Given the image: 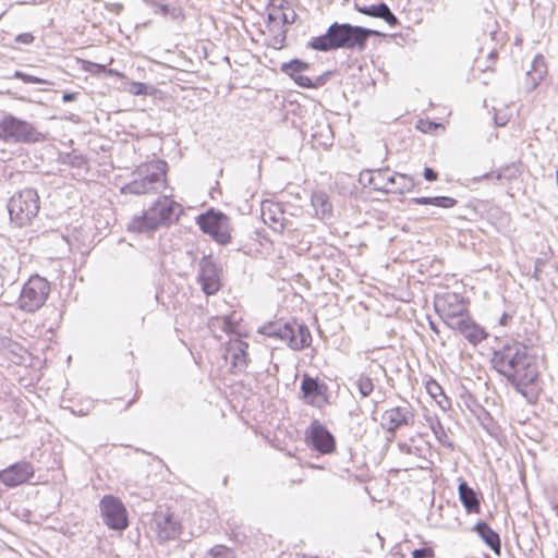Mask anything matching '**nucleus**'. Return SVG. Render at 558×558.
Segmentation results:
<instances>
[{
    "label": "nucleus",
    "instance_id": "c9c22d12",
    "mask_svg": "<svg viewBox=\"0 0 558 558\" xmlns=\"http://www.w3.org/2000/svg\"><path fill=\"white\" fill-rule=\"evenodd\" d=\"M156 14L167 16L170 13V8L163 0H143Z\"/></svg>",
    "mask_w": 558,
    "mask_h": 558
},
{
    "label": "nucleus",
    "instance_id": "b1692460",
    "mask_svg": "<svg viewBox=\"0 0 558 558\" xmlns=\"http://www.w3.org/2000/svg\"><path fill=\"white\" fill-rule=\"evenodd\" d=\"M311 204L315 216L322 220L330 219L332 216V204L328 194L324 191H315L311 196Z\"/></svg>",
    "mask_w": 558,
    "mask_h": 558
},
{
    "label": "nucleus",
    "instance_id": "ddd939ff",
    "mask_svg": "<svg viewBox=\"0 0 558 558\" xmlns=\"http://www.w3.org/2000/svg\"><path fill=\"white\" fill-rule=\"evenodd\" d=\"M197 281L206 295L216 294L221 288V268L211 255H205L199 260Z\"/></svg>",
    "mask_w": 558,
    "mask_h": 558
},
{
    "label": "nucleus",
    "instance_id": "aec40b11",
    "mask_svg": "<svg viewBox=\"0 0 558 558\" xmlns=\"http://www.w3.org/2000/svg\"><path fill=\"white\" fill-rule=\"evenodd\" d=\"M459 499L468 513H478L482 494L471 487L464 480L459 478Z\"/></svg>",
    "mask_w": 558,
    "mask_h": 558
},
{
    "label": "nucleus",
    "instance_id": "7c9ffc66",
    "mask_svg": "<svg viewBox=\"0 0 558 558\" xmlns=\"http://www.w3.org/2000/svg\"><path fill=\"white\" fill-rule=\"evenodd\" d=\"M426 390L434 399H437V397H442V399L437 400V402L444 410L449 407V399L444 395L441 386L435 379H429L426 383Z\"/></svg>",
    "mask_w": 558,
    "mask_h": 558
},
{
    "label": "nucleus",
    "instance_id": "9d476101",
    "mask_svg": "<svg viewBox=\"0 0 558 558\" xmlns=\"http://www.w3.org/2000/svg\"><path fill=\"white\" fill-rule=\"evenodd\" d=\"M301 399L307 404L318 409L330 404V393L328 385L318 377H312L308 374L302 376Z\"/></svg>",
    "mask_w": 558,
    "mask_h": 558
},
{
    "label": "nucleus",
    "instance_id": "5701e85b",
    "mask_svg": "<svg viewBox=\"0 0 558 558\" xmlns=\"http://www.w3.org/2000/svg\"><path fill=\"white\" fill-rule=\"evenodd\" d=\"M146 534L153 533L159 544L179 538L182 533L183 525H142Z\"/></svg>",
    "mask_w": 558,
    "mask_h": 558
},
{
    "label": "nucleus",
    "instance_id": "ea45409f",
    "mask_svg": "<svg viewBox=\"0 0 558 558\" xmlns=\"http://www.w3.org/2000/svg\"><path fill=\"white\" fill-rule=\"evenodd\" d=\"M433 430L435 433V435L437 436L438 440L446 447L448 448H452V442H450L448 440V437H447V434L442 427V425L440 424V422H438V427H433Z\"/></svg>",
    "mask_w": 558,
    "mask_h": 558
},
{
    "label": "nucleus",
    "instance_id": "a878e982",
    "mask_svg": "<svg viewBox=\"0 0 558 558\" xmlns=\"http://www.w3.org/2000/svg\"><path fill=\"white\" fill-rule=\"evenodd\" d=\"M472 531L495 553L501 550V541L499 534L492 529V525H473Z\"/></svg>",
    "mask_w": 558,
    "mask_h": 558
},
{
    "label": "nucleus",
    "instance_id": "f03ea898",
    "mask_svg": "<svg viewBox=\"0 0 558 558\" xmlns=\"http://www.w3.org/2000/svg\"><path fill=\"white\" fill-rule=\"evenodd\" d=\"M375 29L355 26L350 23H331L327 31L312 37L305 45L306 49L330 52L339 49L364 50L371 36H379Z\"/></svg>",
    "mask_w": 558,
    "mask_h": 558
},
{
    "label": "nucleus",
    "instance_id": "4468645a",
    "mask_svg": "<svg viewBox=\"0 0 558 558\" xmlns=\"http://www.w3.org/2000/svg\"><path fill=\"white\" fill-rule=\"evenodd\" d=\"M435 310L445 324L469 311L463 298L454 292H448L437 298L435 301Z\"/></svg>",
    "mask_w": 558,
    "mask_h": 558
},
{
    "label": "nucleus",
    "instance_id": "72a5a7b5",
    "mask_svg": "<svg viewBox=\"0 0 558 558\" xmlns=\"http://www.w3.org/2000/svg\"><path fill=\"white\" fill-rule=\"evenodd\" d=\"M63 163H66L73 168L82 169L87 168L88 160L83 155L68 154L63 158Z\"/></svg>",
    "mask_w": 558,
    "mask_h": 558
},
{
    "label": "nucleus",
    "instance_id": "c03bdc74",
    "mask_svg": "<svg viewBox=\"0 0 558 558\" xmlns=\"http://www.w3.org/2000/svg\"><path fill=\"white\" fill-rule=\"evenodd\" d=\"M543 265H544V262L541 258H537L535 260V266H534V271L532 274V278L535 279L536 281H541V279H542L541 274H542Z\"/></svg>",
    "mask_w": 558,
    "mask_h": 558
},
{
    "label": "nucleus",
    "instance_id": "39448f33",
    "mask_svg": "<svg viewBox=\"0 0 558 558\" xmlns=\"http://www.w3.org/2000/svg\"><path fill=\"white\" fill-rule=\"evenodd\" d=\"M258 332L287 344L293 351H302L312 343V335L308 327L295 319L290 322H269L259 327Z\"/></svg>",
    "mask_w": 558,
    "mask_h": 558
},
{
    "label": "nucleus",
    "instance_id": "6ab92c4d",
    "mask_svg": "<svg viewBox=\"0 0 558 558\" xmlns=\"http://www.w3.org/2000/svg\"><path fill=\"white\" fill-rule=\"evenodd\" d=\"M310 64L301 59H292L289 62H283L280 66L282 73L291 77L295 84L303 88H312L313 81L301 73L308 70Z\"/></svg>",
    "mask_w": 558,
    "mask_h": 558
},
{
    "label": "nucleus",
    "instance_id": "423d86ee",
    "mask_svg": "<svg viewBox=\"0 0 558 558\" xmlns=\"http://www.w3.org/2000/svg\"><path fill=\"white\" fill-rule=\"evenodd\" d=\"M40 208L39 195L35 189L26 187L11 196L8 202L10 220L16 227L29 225L38 215Z\"/></svg>",
    "mask_w": 558,
    "mask_h": 558
},
{
    "label": "nucleus",
    "instance_id": "7ed1b4c3",
    "mask_svg": "<svg viewBox=\"0 0 558 558\" xmlns=\"http://www.w3.org/2000/svg\"><path fill=\"white\" fill-rule=\"evenodd\" d=\"M168 163L161 159L143 162L132 172V180L120 189L121 194L146 195L160 192L167 182Z\"/></svg>",
    "mask_w": 558,
    "mask_h": 558
},
{
    "label": "nucleus",
    "instance_id": "c756f323",
    "mask_svg": "<svg viewBox=\"0 0 558 558\" xmlns=\"http://www.w3.org/2000/svg\"><path fill=\"white\" fill-rule=\"evenodd\" d=\"M268 31L271 35L268 46L274 49L283 48L287 38V29L283 25H275V27H269Z\"/></svg>",
    "mask_w": 558,
    "mask_h": 558
},
{
    "label": "nucleus",
    "instance_id": "cd10ccee",
    "mask_svg": "<svg viewBox=\"0 0 558 558\" xmlns=\"http://www.w3.org/2000/svg\"><path fill=\"white\" fill-rule=\"evenodd\" d=\"M547 73V65L545 58L542 54L535 56L532 61L531 70L527 72V77L532 81L533 87H536Z\"/></svg>",
    "mask_w": 558,
    "mask_h": 558
},
{
    "label": "nucleus",
    "instance_id": "8fccbe9b",
    "mask_svg": "<svg viewBox=\"0 0 558 558\" xmlns=\"http://www.w3.org/2000/svg\"><path fill=\"white\" fill-rule=\"evenodd\" d=\"M330 75V72H327L325 73L324 75H320L317 77V80L315 82H313V87L312 88H317L322 85L325 84L326 82V78Z\"/></svg>",
    "mask_w": 558,
    "mask_h": 558
},
{
    "label": "nucleus",
    "instance_id": "37998d69",
    "mask_svg": "<svg viewBox=\"0 0 558 558\" xmlns=\"http://www.w3.org/2000/svg\"><path fill=\"white\" fill-rule=\"evenodd\" d=\"M35 37L31 33H23L15 37V41L19 44L31 45Z\"/></svg>",
    "mask_w": 558,
    "mask_h": 558
},
{
    "label": "nucleus",
    "instance_id": "a211bd4d",
    "mask_svg": "<svg viewBox=\"0 0 558 558\" xmlns=\"http://www.w3.org/2000/svg\"><path fill=\"white\" fill-rule=\"evenodd\" d=\"M99 508L105 523H129L126 508L118 497L105 495Z\"/></svg>",
    "mask_w": 558,
    "mask_h": 558
},
{
    "label": "nucleus",
    "instance_id": "4d7b16f0",
    "mask_svg": "<svg viewBox=\"0 0 558 558\" xmlns=\"http://www.w3.org/2000/svg\"><path fill=\"white\" fill-rule=\"evenodd\" d=\"M110 529L114 530V531H119V532H123L124 530H126V527L129 525H108Z\"/></svg>",
    "mask_w": 558,
    "mask_h": 558
},
{
    "label": "nucleus",
    "instance_id": "393cba45",
    "mask_svg": "<svg viewBox=\"0 0 558 558\" xmlns=\"http://www.w3.org/2000/svg\"><path fill=\"white\" fill-rule=\"evenodd\" d=\"M398 448L402 453L424 461H427V454L430 452L429 444L422 438H410L409 442H399Z\"/></svg>",
    "mask_w": 558,
    "mask_h": 558
},
{
    "label": "nucleus",
    "instance_id": "0eeeda50",
    "mask_svg": "<svg viewBox=\"0 0 558 558\" xmlns=\"http://www.w3.org/2000/svg\"><path fill=\"white\" fill-rule=\"evenodd\" d=\"M365 173L368 175L367 184L373 190L379 191L386 194H399L412 192L416 185L414 179L404 173L392 172L390 173L389 168L366 170Z\"/></svg>",
    "mask_w": 558,
    "mask_h": 558
},
{
    "label": "nucleus",
    "instance_id": "58836bf2",
    "mask_svg": "<svg viewBox=\"0 0 558 558\" xmlns=\"http://www.w3.org/2000/svg\"><path fill=\"white\" fill-rule=\"evenodd\" d=\"M148 86L142 82H131L129 86V92L135 96L147 95Z\"/></svg>",
    "mask_w": 558,
    "mask_h": 558
},
{
    "label": "nucleus",
    "instance_id": "49530a36",
    "mask_svg": "<svg viewBox=\"0 0 558 558\" xmlns=\"http://www.w3.org/2000/svg\"><path fill=\"white\" fill-rule=\"evenodd\" d=\"M295 12L292 11V15L289 16L288 13L286 12H281L280 15H279V21H281V24L280 25H286V24H292L294 23V20H295Z\"/></svg>",
    "mask_w": 558,
    "mask_h": 558
},
{
    "label": "nucleus",
    "instance_id": "f257e3e1",
    "mask_svg": "<svg viewBox=\"0 0 558 558\" xmlns=\"http://www.w3.org/2000/svg\"><path fill=\"white\" fill-rule=\"evenodd\" d=\"M493 367L531 404L538 400L539 372L536 357L523 342L506 340L499 349L494 350Z\"/></svg>",
    "mask_w": 558,
    "mask_h": 558
},
{
    "label": "nucleus",
    "instance_id": "e2e57ef3",
    "mask_svg": "<svg viewBox=\"0 0 558 558\" xmlns=\"http://www.w3.org/2000/svg\"><path fill=\"white\" fill-rule=\"evenodd\" d=\"M163 523H167V524L172 523L171 517H170V515L166 517V519H165V522H163Z\"/></svg>",
    "mask_w": 558,
    "mask_h": 558
},
{
    "label": "nucleus",
    "instance_id": "69168bd1",
    "mask_svg": "<svg viewBox=\"0 0 558 558\" xmlns=\"http://www.w3.org/2000/svg\"><path fill=\"white\" fill-rule=\"evenodd\" d=\"M430 328H432L434 331H436V332L438 331V330L436 329V326H435V325H434V323H432V322H430Z\"/></svg>",
    "mask_w": 558,
    "mask_h": 558
},
{
    "label": "nucleus",
    "instance_id": "6e6d98bb",
    "mask_svg": "<svg viewBox=\"0 0 558 558\" xmlns=\"http://www.w3.org/2000/svg\"><path fill=\"white\" fill-rule=\"evenodd\" d=\"M510 319H511V316H510V315H508L507 313H505V314H502V316L500 317V319H499V324H500L501 326H506V325H508V322H509Z\"/></svg>",
    "mask_w": 558,
    "mask_h": 558
},
{
    "label": "nucleus",
    "instance_id": "c85d7f7f",
    "mask_svg": "<svg viewBox=\"0 0 558 558\" xmlns=\"http://www.w3.org/2000/svg\"><path fill=\"white\" fill-rule=\"evenodd\" d=\"M411 202L415 205H434L441 208H451L458 203L456 198L449 196H421L412 198Z\"/></svg>",
    "mask_w": 558,
    "mask_h": 558
},
{
    "label": "nucleus",
    "instance_id": "864d4df0",
    "mask_svg": "<svg viewBox=\"0 0 558 558\" xmlns=\"http://www.w3.org/2000/svg\"><path fill=\"white\" fill-rule=\"evenodd\" d=\"M106 74L109 75V76H117L119 78H123L124 77V74L119 72L116 69H108Z\"/></svg>",
    "mask_w": 558,
    "mask_h": 558
},
{
    "label": "nucleus",
    "instance_id": "f3484780",
    "mask_svg": "<svg viewBox=\"0 0 558 558\" xmlns=\"http://www.w3.org/2000/svg\"><path fill=\"white\" fill-rule=\"evenodd\" d=\"M450 329L459 331L469 342L476 344L486 338L487 333L472 320L469 311L446 324Z\"/></svg>",
    "mask_w": 558,
    "mask_h": 558
},
{
    "label": "nucleus",
    "instance_id": "20e7f679",
    "mask_svg": "<svg viewBox=\"0 0 558 558\" xmlns=\"http://www.w3.org/2000/svg\"><path fill=\"white\" fill-rule=\"evenodd\" d=\"M182 207L167 196H160L142 216L134 217L129 223V231L153 232L160 227H169L179 220Z\"/></svg>",
    "mask_w": 558,
    "mask_h": 558
},
{
    "label": "nucleus",
    "instance_id": "603ef678",
    "mask_svg": "<svg viewBox=\"0 0 558 558\" xmlns=\"http://www.w3.org/2000/svg\"><path fill=\"white\" fill-rule=\"evenodd\" d=\"M88 70L92 71V68H95L97 70V72H104V73H107V68L106 65H102V64H98V63H94V62H88Z\"/></svg>",
    "mask_w": 558,
    "mask_h": 558
},
{
    "label": "nucleus",
    "instance_id": "4c0bfd02",
    "mask_svg": "<svg viewBox=\"0 0 558 558\" xmlns=\"http://www.w3.org/2000/svg\"><path fill=\"white\" fill-rule=\"evenodd\" d=\"M312 137L318 142L319 145H330L331 144V129L329 125H325L320 132H316L312 134Z\"/></svg>",
    "mask_w": 558,
    "mask_h": 558
},
{
    "label": "nucleus",
    "instance_id": "a18cd8bd",
    "mask_svg": "<svg viewBox=\"0 0 558 558\" xmlns=\"http://www.w3.org/2000/svg\"><path fill=\"white\" fill-rule=\"evenodd\" d=\"M424 179L429 182H434L438 179V173L433 168L425 167L423 172Z\"/></svg>",
    "mask_w": 558,
    "mask_h": 558
},
{
    "label": "nucleus",
    "instance_id": "dca6fc26",
    "mask_svg": "<svg viewBox=\"0 0 558 558\" xmlns=\"http://www.w3.org/2000/svg\"><path fill=\"white\" fill-rule=\"evenodd\" d=\"M35 474L28 461H19L0 471V482L8 487H15L28 482Z\"/></svg>",
    "mask_w": 558,
    "mask_h": 558
},
{
    "label": "nucleus",
    "instance_id": "2f4dec72",
    "mask_svg": "<svg viewBox=\"0 0 558 558\" xmlns=\"http://www.w3.org/2000/svg\"><path fill=\"white\" fill-rule=\"evenodd\" d=\"M356 387L362 398H367L374 391V383L368 376L361 374L356 380Z\"/></svg>",
    "mask_w": 558,
    "mask_h": 558
},
{
    "label": "nucleus",
    "instance_id": "6e6552de",
    "mask_svg": "<svg viewBox=\"0 0 558 558\" xmlns=\"http://www.w3.org/2000/svg\"><path fill=\"white\" fill-rule=\"evenodd\" d=\"M196 223L203 233L208 234L220 245H227L232 240L231 219L220 210L208 209L197 216Z\"/></svg>",
    "mask_w": 558,
    "mask_h": 558
},
{
    "label": "nucleus",
    "instance_id": "bb28decb",
    "mask_svg": "<svg viewBox=\"0 0 558 558\" xmlns=\"http://www.w3.org/2000/svg\"><path fill=\"white\" fill-rule=\"evenodd\" d=\"M520 547L532 550L536 546L534 535L538 536V525H512Z\"/></svg>",
    "mask_w": 558,
    "mask_h": 558
},
{
    "label": "nucleus",
    "instance_id": "473e14b6",
    "mask_svg": "<svg viewBox=\"0 0 558 558\" xmlns=\"http://www.w3.org/2000/svg\"><path fill=\"white\" fill-rule=\"evenodd\" d=\"M205 558H235V555L231 548L225 545H216L208 550Z\"/></svg>",
    "mask_w": 558,
    "mask_h": 558
},
{
    "label": "nucleus",
    "instance_id": "09e8293b",
    "mask_svg": "<svg viewBox=\"0 0 558 558\" xmlns=\"http://www.w3.org/2000/svg\"><path fill=\"white\" fill-rule=\"evenodd\" d=\"M78 95H80V94H78V93H75V92H65V93H63V95H62V100H63L64 102L74 101V100H76V99H77V96H78Z\"/></svg>",
    "mask_w": 558,
    "mask_h": 558
},
{
    "label": "nucleus",
    "instance_id": "2eb2a0df",
    "mask_svg": "<svg viewBox=\"0 0 558 558\" xmlns=\"http://www.w3.org/2000/svg\"><path fill=\"white\" fill-rule=\"evenodd\" d=\"M381 425L390 434L403 426H412L415 421L412 407L405 402L403 405H398L386 410L381 415Z\"/></svg>",
    "mask_w": 558,
    "mask_h": 558
},
{
    "label": "nucleus",
    "instance_id": "5fc2aeb1",
    "mask_svg": "<svg viewBox=\"0 0 558 558\" xmlns=\"http://www.w3.org/2000/svg\"><path fill=\"white\" fill-rule=\"evenodd\" d=\"M3 128V118L0 120V140L8 142V134L2 130Z\"/></svg>",
    "mask_w": 558,
    "mask_h": 558
},
{
    "label": "nucleus",
    "instance_id": "1a4fd4ad",
    "mask_svg": "<svg viewBox=\"0 0 558 558\" xmlns=\"http://www.w3.org/2000/svg\"><path fill=\"white\" fill-rule=\"evenodd\" d=\"M49 294V281L39 275L31 276L20 293L19 306L24 312L34 313L44 306Z\"/></svg>",
    "mask_w": 558,
    "mask_h": 558
},
{
    "label": "nucleus",
    "instance_id": "de8ad7c7",
    "mask_svg": "<svg viewBox=\"0 0 558 558\" xmlns=\"http://www.w3.org/2000/svg\"><path fill=\"white\" fill-rule=\"evenodd\" d=\"M275 25H280L279 15H275V13L269 11L267 15V27H275Z\"/></svg>",
    "mask_w": 558,
    "mask_h": 558
},
{
    "label": "nucleus",
    "instance_id": "3c124183",
    "mask_svg": "<svg viewBox=\"0 0 558 558\" xmlns=\"http://www.w3.org/2000/svg\"><path fill=\"white\" fill-rule=\"evenodd\" d=\"M484 178L485 179L496 178V180L502 181V180H505V169L498 171L496 174H494L493 172L492 173H486L484 175Z\"/></svg>",
    "mask_w": 558,
    "mask_h": 558
},
{
    "label": "nucleus",
    "instance_id": "e433bc0d",
    "mask_svg": "<svg viewBox=\"0 0 558 558\" xmlns=\"http://www.w3.org/2000/svg\"><path fill=\"white\" fill-rule=\"evenodd\" d=\"M250 527L248 525H232L230 537L234 541L236 544H244L246 542V534L245 530Z\"/></svg>",
    "mask_w": 558,
    "mask_h": 558
},
{
    "label": "nucleus",
    "instance_id": "f8f14e48",
    "mask_svg": "<svg viewBox=\"0 0 558 558\" xmlns=\"http://www.w3.org/2000/svg\"><path fill=\"white\" fill-rule=\"evenodd\" d=\"M305 441L320 454H329L336 450V438L318 420H314L305 432Z\"/></svg>",
    "mask_w": 558,
    "mask_h": 558
},
{
    "label": "nucleus",
    "instance_id": "338daca9",
    "mask_svg": "<svg viewBox=\"0 0 558 558\" xmlns=\"http://www.w3.org/2000/svg\"><path fill=\"white\" fill-rule=\"evenodd\" d=\"M301 558H318V557H314V556H302Z\"/></svg>",
    "mask_w": 558,
    "mask_h": 558
},
{
    "label": "nucleus",
    "instance_id": "79ce46f5",
    "mask_svg": "<svg viewBox=\"0 0 558 558\" xmlns=\"http://www.w3.org/2000/svg\"><path fill=\"white\" fill-rule=\"evenodd\" d=\"M432 556H433L432 549L426 548V547L415 549L412 553V558H432Z\"/></svg>",
    "mask_w": 558,
    "mask_h": 558
},
{
    "label": "nucleus",
    "instance_id": "052dcab7",
    "mask_svg": "<svg viewBox=\"0 0 558 558\" xmlns=\"http://www.w3.org/2000/svg\"><path fill=\"white\" fill-rule=\"evenodd\" d=\"M497 58V52L496 51H492L489 54H488V59L490 60H495Z\"/></svg>",
    "mask_w": 558,
    "mask_h": 558
},
{
    "label": "nucleus",
    "instance_id": "a19ab883",
    "mask_svg": "<svg viewBox=\"0 0 558 558\" xmlns=\"http://www.w3.org/2000/svg\"><path fill=\"white\" fill-rule=\"evenodd\" d=\"M287 1L286 0H270L267 9L275 13V15H280L281 12L286 9Z\"/></svg>",
    "mask_w": 558,
    "mask_h": 558
},
{
    "label": "nucleus",
    "instance_id": "f704fd0d",
    "mask_svg": "<svg viewBox=\"0 0 558 558\" xmlns=\"http://www.w3.org/2000/svg\"><path fill=\"white\" fill-rule=\"evenodd\" d=\"M13 78L22 80L24 83L27 84H45V85H51L52 83L48 80L40 78L35 75H31L27 73H24L22 71H15L12 75Z\"/></svg>",
    "mask_w": 558,
    "mask_h": 558
},
{
    "label": "nucleus",
    "instance_id": "13d9d810",
    "mask_svg": "<svg viewBox=\"0 0 558 558\" xmlns=\"http://www.w3.org/2000/svg\"><path fill=\"white\" fill-rule=\"evenodd\" d=\"M69 527H70V525H60L59 529L53 527V530L59 531V532H61L63 534H68L69 533Z\"/></svg>",
    "mask_w": 558,
    "mask_h": 558
},
{
    "label": "nucleus",
    "instance_id": "412c9836",
    "mask_svg": "<svg viewBox=\"0 0 558 558\" xmlns=\"http://www.w3.org/2000/svg\"><path fill=\"white\" fill-rule=\"evenodd\" d=\"M354 8L362 14L384 20L391 27H395L399 24L398 17L385 2H379L372 5H360L355 3Z\"/></svg>",
    "mask_w": 558,
    "mask_h": 558
},
{
    "label": "nucleus",
    "instance_id": "774afa93",
    "mask_svg": "<svg viewBox=\"0 0 558 558\" xmlns=\"http://www.w3.org/2000/svg\"><path fill=\"white\" fill-rule=\"evenodd\" d=\"M4 270V267L0 268V277H2V271Z\"/></svg>",
    "mask_w": 558,
    "mask_h": 558
},
{
    "label": "nucleus",
    "instance_id": "680f3d73",
    "mask_svg": "<svg viewBox=\"0 0 558 558\" xmlns=\"http://www.w3.org/2000/svg\"><path fill=\"white\" fill-rule=\"evenodd\" d=\"M136 398H137V392L135 393V397L128 402L126 408H130L135 402Z\"/></svg>",
    "mask_w": 558,
    "mask_h": 558
},
{
    "label": "nucleus",
    "instance_id": "4be33fe9",
    "mask_svg": "<svg viewBox=\"0 0 558 558\" xmlns=\"http://www.w3.org/2000/svg\"><path fill=\"white\" fill-rule=\"evenodd\" d=\"M248 344L240 339H235L229 343L227 349L228 354L231 356V369L233 374L243 372L247 366Z\"/></svg>",
    "mask_w": 558,
    "mask_h": 558
},
{
    "label": "nucleus",
    "instance_id": "0e129e2a",
    "mask_svg": "<svg viewBox=\"0 0 558 558\" xmlns=\"http://www.w3.org/2000/svg\"><path fill=\"white\" fill-rule=\"evenodd\" d=\"M413 468L424 469L423 465L417 464V463H412L411 469H413Z\"/></svg>",
    "mask_w": 558,
    "mask_h": 558
},
{
    "label": "nucleus",
    "instance_id": "bf43d9fd",
    "mask_svg": "<svg viewBox=\"0 0 558 558\" xmlns=\"http://www.w3.org/2000/svg\"><path fill=\"white\" fill-rule=\"evenodd\" d=\"M231 328V323L228 317L223 318V330L228 331Z\"/></svg>",
    "mask_w": 558,
    "mask_h": 558
},
{
    "label": "nucleus",
    "instance_id": "9b49d317",
    "mask_svg": "<svg viewBox=\"0 0 558 558\" xmlns=\"http://www.w3.org/2000/svg\"><path fill=\"white\" fill-rule=\"evenodd\" d=\"M2 130L8 134V142L36 143L43 138L33 124L12 114L3 117Z\"/></svg>",
    "mask_w": 558,
    "mask_h": 558
}]
</instances>
